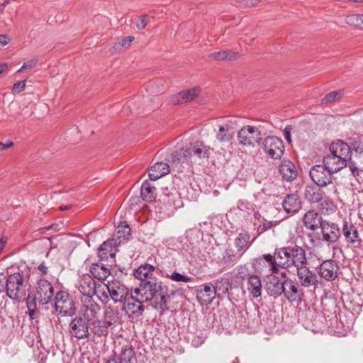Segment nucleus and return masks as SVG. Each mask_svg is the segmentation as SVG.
Returning a JSON list of instances; mask_svg holds the SVG:
<instances>
[{
    "label": "nucleus",
    "mask_w": 363,
    "mask_h": 363,
    "mask_svg": "<svg viewBox=\"0 0 363 363\" xmlns=\"http://www.w3.org/2000/svg\"><path fill=\"white\" fill-rule=\"evenodd\" d=\"M168 292V287L162 281L150 279V281L140 283L138 287L131 291L122 308L131 318H138L143 315L145 302H150L154 309L165 312L169 310L167 306L170 298Z\"/></svg>",
    "instance_id": "1"
},
{
    "label": "nucleus",
    "mask_w": 363,
    "mask_h": 363,
    "mask_svg": "<svg viewBox=\"0 0 363 363\" xmlns=\"http://www.w3.org/2000/svg\"><path fill=\"white\" fill-rule=\"evenodd\" d=\"M278 265L280 267L287 269L294 266L298 269L307 262L305 250L298 246H288L277 249Z\"/></svg>",
    "instance_id": "2"
},
{
    "label": "nucleus",
    "mask_w": 363,
    "mask_h": 363,
    "mask_svg": "<svg viewBox=\"0 0 363 363\" xmlns=\"http://www.w3.org/2000/svg\"><path fill=\"white\" fill-rule=\"evenodd\" d=\"M211 151V149L208 145L203 141L197 140L174 152L171 158L173 162H189L192 156L199 159H208Z\"/></svg>",
    "instance_id": "3"
},
{
    "label": "nucleus",
    "mask_w": 363,
    "mask_h": 363,
    "mask_svg": "<svg viewBox=\"0 0 363 363\" xmlns=\"http://www.w3.org/2000/svg\"><path fill=\"white\" fill-rule=\"evenodd\" d=\"M1 291H5L6 295L12 300L19 301L26 296V286L24 284L23 277L20 273H14L8 277L5 286L1 284Z\"/></svg>",
    "instance_id": "4"
},
{
    "label": "nucleus",
    "mask_w": 363,
    "mask_h": 363,
    "mask_svg": "<svg viewBox=\"0 0 363 363\" xmlns=\"http://www.w3.org/2000/svg\"><path fill=\"white\" fill-rule=\"evenodd\" d=\"M266 155L272 159H280L284 152V146L281 138L277 136L267 137L262 143Z\"/></svg>",
    "instance_id": "5"
},
{
    "label": "nucleus",
    "mask_w": 363,
    "mask_h": 363,
    "mask_svg": "<svg viewBox=\"0 0 363 363\" xmlns=\"http://www.w3.org/2000/svg\"><path fill=\"white\" fill-rule=\"evenodd\" d=\"M237 138L239 144L242 146L254 147L261 140L259 130L251 125L242 127L238 133Z\"/></svg>",
    "instance_id": "6"
},
{
    "label": "nucleus",
    "mask_w": 363,
    "mask_h": 363,
    "mask_svg": "<svg viewBox=\"0 0 363 363\" xmlns=\"http://www.w3.org/2000/svg\"><path fill=\"white\" fill-rule=\"evenodd\" d=\"M55 299V309L62 315L72 316L75 313L74 301L67 292L62 291L57 292Z\"/></svg>",
    "instance_id": "7"
},
{
    "label": "nucleus",
    "mask_w": 363,
    "mask_h": 363,
    "mask_svg": "<svg viewBox=\"0 0 363 363\" xmlns=\"http://www.w3.org/2000/svg\"><path fill=\"white\" fill-rule=\"evenodd\" d=\"M309 174L315 184L319 186H325L331 182L333 173L327 169L323 164V165L317 164L313 166Z\"/></svg>",
    "instance_id": "8"
},
{
    "label": "nucleus",
    "mask_w": 363,
    "mask_h": 363,
    "mask_svg": "<svg viewBox=\"0 0 363 363\" xmlns=\"http://www.w3.org/2000/svg\"><path fill=\"white\" fill-rule=\"evenodd\" d=\"M89 323L80 315L75 317L69 323L70 335L77 339L87 338L90 335Z\"/></svg>",
    "instance_id": "9"
},
{
    "label": "nucleus",
    "mask_w": 363,
    "mask_h": 363,
    "mask_svg": "<svg viewBox=\"0 0 363 363\" xmlns=\"http://www.w3.org/2000/svg\"><path fill=\"white\" fill-rule=\"evenodd\" d=\"M156 189L149 182L145 181L140 188V196H131L128 200V204H138L140 199L145 202L152 203L156 201Z\"/></svg>",
    "instance_id": "10"
},
{
    "label": "nucleus",
    "mask_w": 363,
    "mask_h": 363,
    "mask_svg": "<svg viewBox=\"0 0 363 363\" xmlns=\"http://www.w3.org/2000/svg\"><path fill=\"white\" fill-rule=\"evenodd\" d=\"M111 298L115 302H123L128 298V289L120 281L108 282L105 285Z\"/></svg>",
    "instance_id": "11"
},
{
    "label": "nucleus",
    "mask_w": 363,
    "mask_h": 363,
    "mask_svg": "<svg viewBox=\"0 0 363 363\" xmlns=\"http://www.w3.org/2000/svg\"><path fill=\"white\" fill-rule=\"evenodd\" d=\"M76 287L86 300L92 301V297L96 293V284L91 275L86 274L80 277Z\"/></svg>",
    "instance_id": "12"
},
{
    "label": "nucleus",
    "mask_w": 363,
    "mask_h": 363,
    "mask_svg": "<svg viewBox=\"0 0 363 363\" xmlns=\"http://www.w3.org/2000/svg\"><path fill=\"white\" fill-rule=\"evenodd\" d=\"M37 295L40 303H48L54 295V289L50 282L45 279H40L38 281Z\"/></svg>",
    "instance_id": "13"
},
{
    "label": "nucleus",
    "mask_w": 363,
    "mask_h": 363,
    "mask_svg": "<svg viewBox=\"0 0 363 363\" xmlns=\"http://www.w3.org/2000/svg\"><path fill=\"white\" fill-rule=\"evenodd\" d=\"M216 296L215 287L211 283L202 284L196 290V297L201 305L210 304Z\"/></svg>",
    "instance_id": "14"
},
{
    "label": "nucleus",
    "mask_w": 363,
    "mask_h": 363,
    "mask_svg": "<svg viewBox=\"0 0 363 363\" xmlns=\"http://www.w3.org/2000/svg\"><path fill=\"white\" fill-rule=\"evenodd\" d=\"M237 123L238 120L234 118L220 125L218 130L216 133L217 140L222 143L230 141L234 136V129Z\"/></svg>",
    "instance_id": "15"
},
{
    "label": "nucleus",
    "mask_w": 363,
    "mask_h": 363,
    "mask_svg": "<svg viewBox=\"0 0 363 363\" xmlns=\"http://www.w3.org/2000/svg\"><path fill=\"white\" fill-rule=\"evenodd\" d=\"M297 276L301 284L304 287H310L315 285L318 282V276L316 274L310 270L305 265L296 269Z\"/></svg>",
    "instance_id": "16"
},
{
    "label": "nucleus",
    "mask_w": 363,
    "mask_h": 363,
    "mask_svg": "<svg viewBox=\"0 0 363 363\" xmlns=\"http://www.w3.org/2000/svg\"><path fill=\"white\" fill-rule=\"evenodd\" d=\"M117 240L111 238L104 242L99 247L98 256L100 259H107L108 257H114L118 245Z\"/></svg>",
    "instance_id": "17"
},
{
    "label": "nucleus",
    "mask_w": 363,
    "mask_h": 363,
    "mask_svg": "<svg viewBox=\"0 0 363 363\" xmlns=\"http://www.w3.org/2000/svg\"><path fill=\"white\" fill-rule=\"evenodd\" d=\"M268 279L269 281L267 284L268 294L274 298L282 295L285 289L284 281H281L278 277L274 275V274H270Z\"/></svg>",
    "instance_id": "18"
},
{
    "label": "nucleus",
    "mask_w": 363,
    "mask_h": 363,
    "mask_svg": "<svg viewBox=\"0 0 363 363\" xmlns=\"http://www.w3.org/2000/svg\"><path fill=\"white\" fill-rule=\"evenodd\" d=\"M347 160H343V157L332 154L325 156L323 160V163L325 165L326 168L333 173L337 172L347 167Z\"/></svg>",
    "instance_id": "19"
},
{
    "label": "nucleus",
    "mask_w": 363,
    "mask_h": 363,
    "mask_svg": "<svg viewBox=\"0 0 363 363\" xmlns=\"http://www.w3.org/2000/svg\"><path fill=\"white\" fill-rule=\"evenodd\" d=\"M338 266L333 260H325L320 267V274L327 281L334 280L337 277Z\"/></svg>",
    "instance_id": "20"
},
{
    "label": "nucleus",
    "mask_w": 363,
    "mask_h": 363,
    "mask_svg": "<svg viewBox=\"0 0 363 363\" xmlns=\"http://www.w3.org/2000/svg\"><path fill=\"white\" fill-rule=\"evenodd\" d=\"M330 154L343 157L347 161L351 159V148L342 140H337L330 144L329 147Z\"/></svg>",
    "instance_id": "21"
},
{
    "label": "nucleus",
    "mask_w": 363,
    "mask_h": 363,
    "mask_svg": "<svg viewBox=\"0 0 363 363\" xmlns=\"http://www.w3.org/2000/svg\"><path fill=\"white\" fill-rule=\"evenodd\" d=\"M200 94V88L195 86L184 90L172 97V101L174 104H182L193 101Z\"/></svg>",
    "instance_id": "22"
},
{
    "label": "nucleus",
    "mask_w": 363,
    "mask_h": 363,
    "mask_svg": "<svg viewBox=\"0 0 363 363\" xmlns=\"http://www.w3.org/2000/svg\"><path fill=\"white\" fill-rule=\"evenodd\" d=\"M320 228L323 240L327 242H335L340 237V229L335 223L324 221Z\"/></svg>",
    "instance_id": "23"
},
{
    "label": "nucleus",
    "mask_w": 363,
    "mask_h": 363,
    "mask_svg": "<svg viewBox=\"0 0 363 363\" xmlns=\"http://www.w3.org/2000/svg\"><path fill=\"white\" fill-rule=\"evenodd\" d=\"M284 292L282 294L284 295L285 298L290 302L296 301L301 299L303 293L301 291L298 289V286L290 279L284 280Z\"/></svg>",
    "instance_id": "24"
},
{
    "label": "nucleus",
    "mask_w": 363,
    "mask_h": 363,
    "mask_svg": "<svg viewBox=\"0 0 363 363\" xmlns=\"http://www.w3.org/2000/svg\"><path fill=\"white\" fill-rule=\"evenodd\" d=\"M279 173L284 179L289 182L294 180L297 177V171L294 164L287 160L281 162L279 166Z\"/></svg>",
    "instance_id": "25"
},
{
    "label": "nucleus",
    "mask_w": 363,
    "mask_h": 363,
    "mask_svg": "<svg viewBox=\"0 0 363 363\" xmlns=\"http://www.w3.org/2000/svg\"><path fill=\"white\" fill-rule=\"evenodd\" d=\"M85 303L83 305L80 311V314L84 316V318L90 322L93 318H96L100 311V306L93 300H85Z\"/></svg>",
    "instance_id": "26"
},
{
    "label": "nucleus",
    "mask_w": 363,
    "mask_h": 363,
    "mask_svg": "<svg viewBox=\"0 0 363 363\" xmlns=\"http://www.w3.org/2000/svg\"><path fill=\"white\" fill-rule=\"evenodd\" d=\"M170 172L168 164L164 162H156L149 169V177L152 181H156L160 178L167 175Z\"/></svg>",
    "instance_id": "27"
},
{
    "label": "nucleus",
    "mask_w": 363,
    "mask_h": 363,
    "mask_svg": "<svg viewBox=\"0 0 363 363\" xmlns=\"http://www.w3.org/2000/svg\"><path fill=\"white\" fill-rule=\"evenodd\" d=\"M304 225L307 228L315 230L320 228L324 221L320 215L313 211H308L303 218Z\"/></svg>",
    "instance_id": "28"
},
{
    "label": "nucleus",
    "mask_w": 363,
    "mask_h": 363,
    "mask_svg": "<svg viewBox=\"0 0 363 363\" xmlns=\"http://www.w3.org/2000/svg\"><path fill=\"white\" fill-rule=\"evenodd\" d=\"M255 238L250 240V235L246 231L240 233L235 239V246L238 251L241 252L242 254L245 252L253 243Z\"/></svg>",
    "instance_id": "29"
},
{
    "label": "nucleus",
    "mask_w": 363,
    "mask_h": 363,
    "mask_svg": "<svg viewBox=\"0 0 363 363\" xmlns=\"http://www.w3.org/2000/svg\"><path fill=\"white\" fill-rule=\"evenodd\" d=\"M247 290L250 294L255 298L262 295V286L260 278L255 274L250 276L247 279Z\"/></svg>",
    "instance_id": "30"
},
{
    "label": "nucleus",
    "mask_w": 363,
    "mask_h": 363,
    "mask_svg": "<svg viewBox=\"0 0 363 363\" xmlns=\"http://www.w3.org/2000/svg\"><path fill=\"white\" fill-rule=\"evenodd\" d=\"M265 262L267 263L268 267H269L270 274H277L279 272V262L278 258L277 256V250L274 252V255H271L270 254L264 255L262 258H259L256 260V263L259 265H264Z\"/></svg>",
    "instance_id": "31"
},
{
    "label": "nucleus",
    "mask_w": 363,
    "mask_h": 363,
    "mask_svg": "<svg viewBox=\"0 0 363 363\" xmlns=\"http://www.w3.org/2000/svg\"><path fill=\"white\" fill-rule=\"evenodd\" d=\"M90 272L99 280L106 279L110 274V269L104 264L94 263L90 267Z\"/></svg>",
    "instance_id": "32"
},
{
    "label": "nucleus",
    "mask_w": 363,
    "mask_h": 363,
    "mask_svg": "<svg viewBox=\"0 0 363 363\" xmlns=\"http://www.w3.org/2000/svg\"><path fill=\"white\" fill-rule=\"evenodd\" d=\"M105 319L108 327L114 328L121 323V314L117 310L108 307L105 311Z\"/></svg>",
    "instance_id": "33"
},
{
    "label": "nucleus",
    "mask_w": 363,
    "mask_h": 363,
    "mask_svg": "<svg viewBox=\"0 0 363 363\" xmlns=\"http://www.w3.org/2000/svg\"><path fill=\"white\" fill-rule=\"evenodd\" d=\"M232 283L225 277H220L214 281V287L218 296L226 294L231 288Z\"/></svg>",
    "instance_id": "34"
},
{
    "label": "nucleus",
    "mask_w": 363,
    "mask_h": 363,
    "mask_svg": "<svg viewBox=\"0 0 363 363\" xmlns=\"http://www.w3.org/2000/svg\"><path fill=\"white\" fill-rule=\"evenodd\" d=\"M130 235V228L127 223H121L118 225L116 233L112 238L117 240L118 245L128 239Z\"/></svg>",
    "instance_id": "35"
},
{
    "label": "nucleus",
    "mask_w": 363,
    "mask_h": 363,
    "mask_svg": "<svg viewBox=\"0 0 363 363\" xmlns=\"http://www.w3.org/2000/svg\"><path fill=\"white\" fill-rule=\"evenodd\" d=\"M155 267L151 264H144L140 266L134 272V276L138 279L141 280V282L148 281H145L146 279L150 277V275L152 274V272L154 271Z\"/></svg>",
    "instance_id": "36"
},
{
    "label": "nucleus",
    "mask_w": 363,
    "mask_h": 363,
    "mask_svg": "<svg viewBox=\"0 0 363 363\" xmlns=\"http://www.w3.org/2000/svg\"><path fill=\"white\" fill-rule=\"evenodd\" d=\"M108 326L104 321L95 320L91 323V333L99 337H106L108 334Z\"/></svg>",
    "instance_id": "37"
},
{
    "label": "nucleus",
    "mask_w": 363,
    "mask_h": 363,
    "mask_svg": "<svg viewBox=\"0 0 363 363\" xmlns=\"http://www.w3.org/2000/svg\"><path fill=\"white\" fill-rule=\"evenodd\" d=\"M342 232L345 239L348 242L351 243L355 242L358 237V232L352 224H349L347 221H344Z\"/></svg>",
    "instance_id": "38"
},
{
    "label": "nucleus",
    "mask_w": 363,
    "mask_h": 363,
    "mask_svg": "<svg viewBox=\"0 0 363 363\" xmlns=\"http://www.w3.org/2000/svg\"><path fill=\"white\" fill-rule=\"evenodd\" d=\"M306 197L311 204H323V192L320 189L314 190L312 188H308L306 190Z\"/></svg>",
    "instance_id": "39"
},
{
    "label": "nucleus",
    "mask_w": 363,
    "mask_h": 363,
    "mask_svg": "<svg viewBox=\"0 0 363 363\" xmlns=\"http://www.w3.org/2000/svg\"><path fill=\"white\" fill-rule=\"evenodd\" d=\"M178 198V191L176 189H166L162 194L160 196L158 201L165 204H174Z\"/></svg>",
    "instance_id": "40"
},
{
    "label": "nucleus",
    "mask_w": 363,
    "mask_h": 363,
    "mask_svg": "<svg viewBox=\"0 0 363 363\" xmlns=\"http://www.w3.org/2000/svg\"><path fill=\"white\" fill-rule=\"evenodd\" d=\"M118 359L121 363H132V361L135 359V352L132 347L129 345L123 347Z\"/></svg>",
    "instance_id": "41"
},
{
    "label": "nucleus",
    "mask_w": 363,
    "mask_h": 363,
    "mask_svg": "<svg viewBox=\"0 0 363 363\" xmlns=\"http://www.w3.org/2000/svg\"><path fill=\"white\" fill-rule=\"evenodd\" d=\"M345 22L350 26L363 28V14H351L345 18Z\"/></svg>",
    "instance_id": "42"
},
{
    "label": "nucleus",
    "mask_w": 363,
    "mask_h": 363,
    "mask_svg": "<svg viewBox=\"0 0 363 363\" xmlns=\"http://www.w3.org/2000/svg\"><path fill=\"white\" fill-rule=\"evenodd\" d=\"M237 54L230 51L222 50L215 52L211 54V56L216 60H233L235 59Z\"/></svg>",
    "instance_id": "43"
},
{
    "label": "nucleus",
    "mask_w": 363,
    "mask_h": 363,
    "mask_svg": "<svg viewBox=\"0 0 363 363\" xmlns=\"http://www.w3.org/2000/svg\"><path fill=\"white\" fill-rule=\"evenodd\" d=\"M168 277L176 282L188 283L192 281L193 278L189 276L182 274L179 272H174L168 275Z\"/></svg>",
    "instance_id": "44"
},
{
    "label": "nucleus",
    "mask_w": 363,
    "mask_h": 363,
    "mask_svg": "<svg viewBox=\"0 0 363 363\" xmlns=\"http://www.w3.org/2000/svg\"><path fill=\"white\" fill-rule=\"evenodd\" d=\"M342 96V91H335L328 94L323 99V104H329L340 99Z\"/></svg>",
    "instance_id": "45"
},
{
    "label": "nucleus",
    "mask_w": 363,
    "mask_h": 363,
    "mask_svg": "<svg viewBox=\"0 0 363 363\" xmlns=\"http://www.w3.org/2000/svg\"><path fill=\"white\" fill-rule=\"evenodd\" d=\"M347 167H348L352 174L355 177H361V174H363V171L357 167L355 162L351 161V159L347 162Z\"/></svg>",
    "instance_id": "46"
},
{
    "label": "nucleus",
    "mask_w": 363,
    "mask_h": 363,
    "mask_svg": "<svg viewBox=\"0 0 363 363\" xmlns=\"http://www.w3.org/2000/svg\"><path fill=\"white\" fill-rule=\"evenodd\" d=\"M281 204H301V201L296 194H291L284 198Z\"/></svg>",
    "instance_id": "47"
},
{
    "label": "nucleus",
    "mask_w": 363,
    "mask_h": 363,
    "mask_svg": "<svg viewBox=\"0 0 363 363\" xmlns=\"http://www.w3.org/2000/svg\"><path fill=\"white\" fill-rule=\"evenodd\" d=\"M237 275L238 277L240 278L241 279H245V278L248 279L250 276H252L249 269L245 265H241L238 267Z\"/></svg>",
    "instance_id": "48"
},
{
    "label": "nucleus",
    "mask_w": 363,
    "mask_h": 363,
    "mask_svg": "<svg viewBox=\"0 0 363 363\" xmlns=\"http://www.w3.org/2000/svg\"><path fill=\"white\" fill-rule=\"evenodd\" d=\"M205 340L206 336L202 333H201L200 334L194 335L192 337L191 345L195 347H198L205 342Z\"/></svg>",
    "instance_id": "49"
},
{
    "label": "nucleus",
    "mask_w": 363,
    "mask_h": 363,
    "mask_svg": "<svg viewBox=\"0 0 363 363\" xmlns=\"http://www.w3.org/2000/svg\"><path fill=\"white\" fill-rule=\"evenodd\" d=\"M350 148L357 153H363V142L355 140L352 143Z\"/></svg>",
    "instance_id": "50"
},
{
    "label": "nucleus",
    "mask_w": 363,
    "mask_h": 363,
    "mask_svg": "<svg viewBox=\"0 0 363 363\" xmlns=\"http://www.w3.org/2000/svg\"><path fill=\"white\" fill-rule=\"evenodd\" d=\"M281 208L288 215H294L300 209V206H281Z\"/></svg>",
    "instance_id": "51"
},
{
    "label": "nucleus",
    "mask_w": 363,
    "mask_h": 363,
    "mask_svg": "<svg viewBox=\"0 0 363 363\" xmlns=\"http://www.w3.org/2000/svg\"><path fill=\"white\" fill-rule=\"evenodd\" d=\"M26 88V81H18L16 82L12 87L13 92L20 93Z\"/></svg>",
    "instance_id": "52"
},
{
    "label": "nucleus",
    "mask_w": 363,
    "mask_h": 363,
    "mask_svg": "<svg viewBox=\"0 0 363 363\" xmlns=\"http://www.w3.org/2000/svg\"><path fill=\"white\" fill-rule=\"evenodd\" d=\"M146 16H147V15L144 14V15L140 16L138 18V19L136 22V28L138 30H141L146 27V26H147V22L145 20Z\"/></svg>",
    "instance_id": "53"
},
{
    "label": "nucleus",
    "mask_w": 363,
    "mask_h": 363,
    "mask_svg": "<svg viewBox=\"0 0 363 363\" xmlns=\"http://www.w3.org/2000/svg\"><path fill=\"white\" fill-rule=\"evenodd\" d=\"M38 62V58L37 57H33L31 60H28L26 62H24L23 65V69H32L34 67Z\"/></svg>",
    "instance_id": "54"
},
{
    "label": "nucleus",
    "mask_w": 363,
    "mask_h": 363,
    "mask_svg": "<svg viewBox=\"0 0 363 363\" xmlns=\"http://www.w3.org/2000/svg\"><path fill=\"white\" fill-rule=\"evenodd\" d=\"M27 307L28 308H35L36 307V298L30 294H28L27 297Z\"/></svg>",
    "instance_id": "55"
},
{
    "label": "nucleus",
    "mask_w": 363,
    "mask_h": 363,
    "mask_svg": "<svg viewBox=\"0 0 363 363\" xmlns=\"http://www.w3.org/2000/svg\"><path fill=\"white\" fill-rule=\"evenodd\" d=\"M133 40L134 37L133 36L125 37L121 40L119 44L123 47L128 48L130 46V43L133 42Z\"/></svg>",
    "instance_id": "56"
},
{
    "label": "nucleus",
    "mask_w": 363,
    "mask_h": 363,
    "mask_svg": "<svg viewBox=\"0 0 363 363\" xmlns=\"http://www.w3.org/2000/svg\"><path fill=\"white\" fill-rule=\"evenodd\" d=\"M10 41V38L6 34L0 35V48L6 45Z\"/></svg>",
    "instance_id": "57"
},
{
    "label": "nucleus",
    "mask_w": 363,
    "mask_h": 363,
    "mask_svg": "<svg viewBox=\"0 0 363 363\" xmlns=\"http://www.w3.org/2000/svg\"><path fill=\"white\" fill-rule=\"evenodd\" d=\"M38 269L43 275L46 274L48 273V267L44 263H41L38 267Z\"/></svg>",
    "instance_id": "58"
},
{
    "label": "nucleus",
    "mask_w": 363,
    "mask_h": 363,
    "mask_svg": "<svg viewBox=\"0 0 363 363\" xmlns=\"http://www.w3.org/2000/svg\"><path fill=\"white\" fill-rule=\"evenodd\" d=\"M13 145V143L11 141H9L6 143H3L0 142V150H5L9 147H11Z\"/></svg>",
    "instance_id": "59"
},
{
    "label": "nucleus",
    "mask_w": 363,
    "mask_h": 363,
    "mask_svg": "<svg viewBox=\"0 0 363 363\" xmlns=\"http://www.w3.org/2000/svg\"><path fill=\"white\" fill-rule=\"evenodd\" d=\"M16 0H4L3 3L0 4V15L3 13L5 7Z\"/></svg>",
    "instance_id": "60"
},
{
    "label": "nucleus",
    "mask_w": 363,
    "mask_h": 363,
    "mask_svg": "<svg viewBox=\"0 0 363 363\" xmlns=\"http://www.w3.org/2000/svg\"><path fill=\"white\" fill-rule=\"evenodd\" d=\"M106 363H121L118 357L114 354L109 359L107 360Z\"/></svg>",
    "instance_id": "61"
},
{
    "label": "nucleus",
    "mask_w": 363,
    "mask_h": 363,
    "mask_svg": "<svg viewBox=\"0 0 363 363\" xmlns=\"http://www.w3.org/2000/svg\"><path fill=\"white\" fill-rule=\"evenodd\" d=\"M55 226V225H50L47 227L41 228L39 229V231L40 233H45L46 231L52 229Z\"/></svg>",
    "instance_id": "62"
},
{
    "label": "nucleus",
    "mask_w": 363,
    "mask_h": 363,
    "mask_svg": "<svg viewBox=\"0 0 363 363\" xmlns=\"http://www.w3.org/2000/svg\"><path fill=\"white\" fill-rule=\"evenodd\" d=\"M28 314H29V316L32 318V319H34L35 318V308H28Z\"/></svg>",
    "instance_id": "63"
},
{
    "label": "nucleus",
    "mask_w": 363,
    "mask_h": 363,
    "mask_svg": "<svg viewBox=\"0 0 363 363\" xmlns=\"http://www.w3.org/2000/svg\"><path fill=\"white\" fill-rule=\"evenodd\" d=\"M356 196L359 203L363 202V191H358Z\"/></svg>",
    "instance_id": "64"
}]
</instances>
